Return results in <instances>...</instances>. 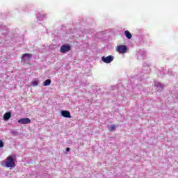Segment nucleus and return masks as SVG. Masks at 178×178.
I'll return each mask as SVG.
<instances>
[{
	"label": "nucleus",
	"instance_id": "nucleus-15",
	"mask_svg": "<svg viewBox=\"0 0 178 178\" xmlns=\"http://www.w3.org/2000/svg\"><path fill=\"white\" fill-rule=\"evenodd\" d=\"M66 151H67V152H69V151H70V148L67 147V148H66Z\"/></svg>",
	"mask_w": 178,
	"mask_h": 178
},
{
	"label": "nucleus",
	"instance_id": "nucleus-6",
	"mask_svg": "<svg viewBox=\"0 0 178 178\" xmlns=\"http://www.w3.org/2000/svg\"><path fill=\"white\" fill-rule=\"evenodd\" d=\"M18 123L20 124H29L31 123V120L30 118H21L18 120Z\"/></svg>",
	"mask_w": 178,
	"mask_h": 178
},
{
	"label": "nucleus",
	"instance_id": "nucleus-8",
	"mask_svg": "<svg viewBox=\"0 0 178 178\" xmlns=\"http://www.w3.org/2000/svg\"><path fill=\"white\" fill-rule=\"evenodd\" d=\"M154 86L157 88V91H162L163 90V85L159 82H156Z\"/></svg>",
	"mask_w": 178,
	"mask_h": 178
},
{
	"label": "nucleus",
	"instance_id": "nucleus-11",
	"mask_svg": "<svg viewBox=\"0 0 178 178\" xmlns=\"http://www.w3.org/2000/svg\"><path fill=\"white\" fill-rule=\"evenodd\" d=\"M44 87H48L51 86V79H47L43 83Z\"/></svg>",
	"mask_w": 178,
	"mask_h": 178
},
{
	"label": "nucleus",
	"instance_id": "nucleus-10",
	"mask_svg": "<svg viewBox=\"0 0 178 178\" xmlns=\"http://www.w3.org/2000/svg\"><path fill=\"white\" fill-rule=\"evenodd\" d=\"M124 34H125V37H127V38H128V40H131V38L133 37V35H131L130 31H125Z\"/></svg>",
	"mask_w": 178,
	"mask_h": 178
},
{
	"label": "nucleus",
	"instance_id": "nucleus-13",
	"mask_svg": "<svg viewBox=\"0 0 178 178\" xmlns=\"http://www.w3.org/2000/svg\"><path fill=\"white\" fill-rule=\"evenodd\" d=\"M33 86L34 87H36V86H38V81H33Z\"/></svg>",
	"mask_w": 178,
	"mask_h": 178
},
{
	"label": "nucleus",
	"instance_id": "nucleus-1",
	"mask_svg": "<svg viewBox=\"0 0 178 178\" xmlns=\"http://www.w3.org/2000/svg\"><path fill=\"white\" fill-rule=\"evenodd\" d=\"M15 156L10 155L8 156L5 160V166L6 168H15L16 166V164L15 163Z\"/></svg>",
	"mask_w": 178,
	"mask_h": 178
},
{
	"label": "nucleus",
	"instance_id": "nucleus-14",
	"mask_svg": "<svg viewBox=\"0 0 178 178\" xmlns=\"http://www.w3.org/2000/svg\"><path fill=\"white\" fill-rule=\"evenodd\" d=\"M3 141H2V140H0V148H3Z\"/></svg>",
	"mask_w": 178,
	"mask_h": 178
},
{
	"label": "nucleus",
	"instance_id": "nucleus-5",
	"mask_svg": "<svg viewBox=\"0 0 178 178\" xmlns=\"http://www.w3.org/2000/svg\"><path fill=\"white\" fill-rule=\"evenodd\" d=\"M113 59H115V58L113 56H108L107 57H105V56L102 57V60L104 63H111V62H113Z\"/></svg>",
	"mask_w": 178,
	"mask_h": 178
},
{
	"label": "nucleus",
	"instance_id": "nucleus-7",
	"mask_svg": "<svg viewBox=\"0 0 178 178\" xmlns=\"http://www.w3.org/2000/svg\"><path fill=\"white\" fill-rule=\"evenodd\" d=\"M61 116L63 118H67L68 119H71L72 115H70V112L67 110L61 111Z\"/></svg>",
	"mask_w": 178,
	"mask_h": 178
},
{
	"label": "nucleus",
	"instance_id": "nucleus-9",
	"mask_svg": "<svg viewBox=\"0 0 178 178\" xmlns=\"http://www.w3.org/2000/svg\"><path fill=\"white\" fill-rule=\"evenodd\" d=\"M12 118V113L10 112L6 113L3 115L4 120H9Z\"/></svg>",
	"mask_w": 178,
	"mask_h": 178
},
{
	"label": "nucleus",
	"instance_id": "nucleus-2",
	"mask_svg": "<svg viewBox=\"0 0 178 178\" xmlns=\"http://www.w3.org/2000/svg\"><path fill=\"white\" fill-rule=\"evenodd\" d=\"M117 51H118L119 54H126V52H127V46L126 45L118 46Z\"/></svg>",
	"mask_w": 178,
	"mask_h": 178
},
{
	"label": "nucleus",
	"instance_id": "nucleus-3",
	"mask_svg": "<svg viewBox=\"0 0 178 178\" xmlns=\"http://www.w3.org/2000/svg\"><path fill=\"white\" fill-rule=\"evenodd\" d=\"M33 58V54H24L22 55L21 60L22 62H28V60H30Z\"/></svg>",
	"mask_w": 178,
	"mask_h": 178
},
{
	"label": "nucleus",
	"instance_id": "nucleus-4",
	"mask_svg": "<svg viewBox=\"0 0 178 178\" xmlns=\"http://www.w3.org/2000/svg\"><path fill=\"white\" fill-rule=\"evenodd\" d=\"M72 49V47L69 44H64L60 47V52L62 54H66V52H69Z\"/></svg>",
	"mask_w": 178,
	"mask_h": 178
},
{
	"label": "nucleus",
	"instance_id": "nucleus-12",
	"mask_svg": "<svg viewBox=\"0 0 178 178\" xmlns=\"http://www.w3.org/2000/svg\"><path fill=\"white\" fill-rule=\"evenodd\" d=\"M113 130H116V126L115 124H112L109 128H108V131L112 132Z\"/></svg>",
	"mask_w": 178,
	"mask_h": 178
}]
</instances>
